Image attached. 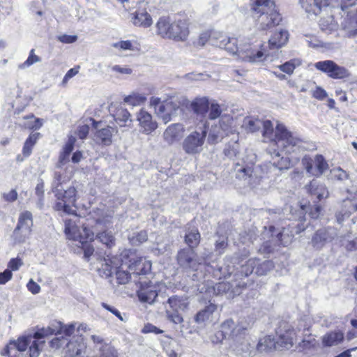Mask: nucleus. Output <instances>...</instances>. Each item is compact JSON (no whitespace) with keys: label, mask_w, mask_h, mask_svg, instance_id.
Masks as SVG:
<instances>
[{"label":"nucleus","mask_w":357,"mask_h":357,"mask_svg":"<svg viewBox=\"0 0 357 357\" xmlns=\"http://www.w3.org/2000/svg\"><path fill=\"white\" fill-rule=\"evenodd\" d=\"M274 155L273 156V161L271 164L273 166L279 169L280 171L288 169L291 166V161L287 157H281L278 152L274 151Z\"/></svg>","instance_id":"obj_37"},{"label":"nucleus","mask_w":357,"mask_h":357,"mask_svg":"<svg viewBox=\"0 0 357 357\" xmlns=\"http://www.w3.org/2000/svg\"><path fill=\"white\" fill-rule=\"evenodd\" d=\"M209 120H215L219 118L218 123L211 125L208 136L209 144H217L225 136L232 132L233 117L229 114H221L222 110L219 104L213 102L209 105L208 109Z\"/></svg>","instance_id":"obj_2"},{"label":"nucleus","mask_w":357,"mask_h":357,"mask_svg":"<svg viewBox=\"0 0 357 357\" xmlns=\"http://www.w3.org/2000/svg\"><path fill=\"white\" fill-rule=\"evenodd\" d=\"M181 311L174 310L172 309H166V315L167 319L174 324H179L183 321V318L180 313Z\"/></svg>","instance_id":"obj_51"},{"label":"nucleus","mask_w":357,"mask_h":357,"mask_svg":"<svg viewBox=\"0 0 357 357\" xmlns=\"http://www.w3.org/2000/svg\"><path fill=\"white\" fill-rule=\"evenodd\" d=\"M301 64V61L298 59H294L278 66L279 69L282 72L291 75L294 69Z\"/></svg>","instance_id":"obj_46"},{"label":"nucleus","mask_w":357,"mask_h":357,"mask_svg":"<svg viewBox=\"0 0 357 357\" xmlns=\"http://www.w3.org/2000/svg\"><path fill=\"white\" fill-rule=\"evenodd\" d=\"M208 130V121H200L196 126L195 130L190 133L182 143L183 151L189 155L199 153L203 150L206 135Z\"/></svg>","instance_id":"obj_8"},{"label":"nucleus","mask_w":357,"mask_h":357,"mask_svg":"<svg viewBox=\"0 0 357 357\" xmlns=\"http://www.w3.org/2000/svg\"><path fill=\"white\" fill-rule=\"evenodd\" d=\"M277 349H289L293 347L296 333L292 328L284 324L283 327L281 326L277 331Z\"/></svg>","instance_id":"obj_14"},{"label":"nucleus","mask_w":357,"mask_h":357,"mask_svg":"<svg viewBox=\"0 0 357 357\" xmlns=\"http://www.w3.org/2000/svg\"><path fill=\"white\" fill-rule=\"evenodd\" d=\"M23 262L19 258H13L11 259L8 264V267L11 269V271H17L20 268L21 266H22Z\"/></svg>","instance_id":"obj_64"},{"label":"nucleus","mask_w":357,"mask_h":357,"mask_svg":"<svg viewBox=\"0 0 357 357\" xmlns=\"http://www.w3.org/2000/svg\"><path fill=\"white\" fill-rule=\"evenodd\" d=\"M245 329V328L241 326L234 327V322L229 319L221 324L220 331L226 337L231 336L234 338V344L231 347L237 353L241 354L248 351V343L245 342L244 339H242L241 337L238 338V336L244 332Z\"/></svg>","instance_id":"obj_10"},{"label":"nucleus","mask_w":357,"mask_h":357,"mask_svg":"<svg viewBox=\"0 0 357 357\" xmlns=\"http://www.w3.org/2000/svg\"><path fill=\"white\" fill-rule=\"evenodd\" d=\"M184 132V126L181 123H173L169 126L163 132L162 137L168 145H172L179 141Z\"/></svg>","instance_id":"obj_19"},{"label":"nucleus","mask_w":357,"mask_h":357,"mask_svg":"<svg viewBox=\"0 0 357 357\" xmlns=\"http://www.w3.org/2000/svg\"><path fill=\"white\" fill-rule=\"evenodd\" d=\"M12 277L13 273L9 269H6L3 272L0 273V284H5L12 279Z\"/></svg>","instance_id":"obj_62"},{"label":"nucleus","mask_w":357,"mask_h":357,"mask_svg":"<svg viewBox=\"0 0 357 357\" xmlns=\"http://www.w3.org/2000/svg\"><path fill=\"white\" fill-rule=\"evenodd\" d=\"M302 163L308 174L316 176L315 167H313V161L310 158L305 156L302 160Z\"/></svg>","instance_id":"obj_56"},{"label":"nucleus","mask_w":357,"mask_h":357,"mask_svg":"<svg viewBox=\"0 0 357 357\" xmlns=\"http://www.w3.org/2000/svg\"><path fill=\"white\" fill-rule=\"evenodd\" d=\"M86 346L82 338L70 341L66 345V353L70 357H84Z\"/></svg>","instance_id":"obj_23"},{"label":"nucleus","mask_w":357,"mask_h":357,"mask_svg":"<svg viewBox=\"0 0 357 357\" xmlns=\"http://www.w3.org/2000/svg\"><path fill=\"white\" fill-rule=\"evenodd\" d=\"M137 120L139 121V131L144 134L149 135L158 128V123L153 120L151 114L144 109L137 113Z\"/></svg>","instance_id":"obj_17"},{"label":"nucleus","mask_w":357,"mask_h":357,"mask_svg":"<svg viewBox=\"0 0 357 357\" xmlns=\"http://www.w3.org/2000/svg\"><path fill=\"white\" fill-rule=\"evenodd\" d=\"M234 172H236V178L241 180H248V183L252 185L251 182L252 166L249 165L240 164L236 162L234 165Z\"/></svg>","instance_id":"obj_26"},{"label":"nucleus","mask_w":357,"mask_h":357,"mask_svg":"<svg viewBox=\"0 0 357 357\" xmlns=\"http://www.w3.org/2000/svg\"><path fill=\"white\" fill-rule=\"evenodd\" d=\"M40 58L34 54V50L32 49L30 51L29 56L27 59L22 64L19 66L20 68H25L31 66L35 63L40 62Z\"/></svg>","instance_id":"obj_55"},{"label":"nucleus","mask_w":357,"mask_h":357,"mask_svg":"<svg viewBox=\"0 0 357 357\" xmlns=\"http://www.w3.org/2000/svg\"><path fill=\"white\" fill-rule=\"evenodd\" d=\"M179 108L178 105L171 100H164L163 105H160L158 108L157 116L161 119L165 123H168L172 119V116H176V111Z\"/></svg>","instance_id":"obj_20"},{"label":"nucleus","mask_w":357,"mask_h":357,"mask_svg":"<svg viewBox=\"0 0 357 357\" xmlns=\"http://www.w3.org/2000/svg\"><path fill=\"white\" fill-rule=\"evenodd\" d=\"M344 207L348 210L340 211L336 214V218L338 223L341 224L345 218L349 217L351 213L357 211V204L351 200L344 201Z\"/></svg>","instance_id":"obj_35"},{"label":"nucleus","mask_w":357,"mask_h":357,"mask_svg":"<svg viewBox=\"0 0 357 357\" xmlns=\"http://www.w3.org/2000/svg\"><path fill=\"white\" fill-rule=\"evenodd\" d=\"M312 96L319 100H322L326 98L328 96L326 91L320 86H317L316 89L312 91Z\"/></svg>","instance_id":"obj_59"},{"label":"nucleus","mask_w":357,"mask_h":357,"mask_svg":"<svg viewBox=\"0 0 357 357\" xmlns=\"http://www.w3.org/2000/svg\"><path fill=\"white\" fill-rule=\"evenodd\" d=\"M48 335V333H43L41 330L33 333V335L20 337L17 340H11L6 346L3 355H11L12 350L24 351L29 347V357H38L45 344L43 339Z\"/></svg>","instance_id":"obj_5"},{"label":"nucleus","mask_w":357,"mask_h":357,"mask_svg":"<svg viewBox=\"0 0 357 357\" xmlns=\"http://www.w3.org/2000/svg\"><path fill=\"white\" fill-rule=\"evenodd\" d=\"M209 102L206 98H196L191 102L190 107L192 111L197 114V117H200L199 121H207L204 119L205 114L209 109Z\"/></svg>","instance_id":"obj_24"},{"label":"nucleus","mask_w":357,"mask_h":357,"mask_svg":"<svg viewBox=\"0 0 357 357\" xmlns=\"http://www.w3.org/2000/svg\"><path fill=\"white\" fill-rule=\"evenodd\" d=\"M337 236L336 229L333 227L318 229L312 238V245L316 249L322 248Z\"/></svg>","instance_id":"obj_15"},{"label":"nucleus","mask_w":357,"mask_h":357,"mask_svg":"<svg viewBox=\"0 0 357 357\" xmlns=\"http://www.w3.org/2000/svg\"><path fill=\"white\" fill-rule=\"evenodd\" d=\"M213 45L225 49L231 54H236L238 57L244 61L256 63L265 59L268 55L264 49L257 50L253 48L250 43H242L243 40L236 38H230L221 33H215Z\"/></svg>","instance_id":"obj_1"},{"label":"nucleus","mask_w":357,"mask_h":357,"mask_svg":"<svg viewBox=\"0 0 357 357\" xmlns=\"http://www.w3.org/2000/svg\"><path fill=\"white\" fill-rule=\"evenodd\" d=\"M75 325L70 324L68 325H64L61 322H56L52 326H48L47 328H42L43 333H48L49 335L55 334L61 337H63V335L66 337L70 336L75 331Z\"/></svg>","instance_id":"obj_22"},{"label":"nucleus","mask_w":357,"mask_h":357,"mask_svg":"<svg viewBox=\"0 0 357 357\" xmlns=\"http://www.w3.org/2000/svg\"><path fill=\"white\" fill-rule=\"evenodd\" d=\"M80 237L77 238H75L74 241H79L81 244H84V243H88L89 241H91L93 240L94 234L91 231V229L84 225L80 227L79 231Z\"/></svg>","instance_id":"obj_44"},{"label":"nucleus","mask_w":357,"mask_h":357,"mask_svg":"<svg viewBox=\"0 0 357 357\" xmlns=\"http://www.w3.org/2000/svg\"><path fill=\"white\" fill-rule=\"evenodd\" d=\"M167 303L169 304L170 309L181 312H183L187 310L189 305L187 297H180L178 296H173L169 298Z\"/></svg>","instance_id":"obj_31"},{"label":"nucleus","mask_w":357,"mask_h":357,"mask_svg":"<svg viewBox=\"0 0 357 357\" xmlns=\"http://www.w3.org/2000/svg\"><path fill=\"white\" fill-rule=\"evenodd\" d=\"M100 357H118L116 350L109 344H105L103 347H99Z\"/></svg>","instance_id":"obj_52"},{"label":"nucleus","mask_w":357,"mask_h":357,"mask_svg":"<svg viewBox=\"0 0 357 357\" xmlns=\"http://www.w3.org/2000/svg\"><path fill=\"white\" fill-rule=\"evenodd\" d=\"M314 162L316 176H319L328 168V165L321 155H317Z\"/></svg>","instance_id":"obj_47"},{"label":"nucleus","mask_w":357,"mask_h":357,"mask_svg":"<svg viewBox=\"0 0 357 357\" xmlns=\"http://www.w3.org/2000/svg\"><path fill=\"white\" fill-rule=\"evenodd\" d=\"M331 174L333 178L341 182H344L349 178V174L340 167L332 169Z\"/></svg>","instance_id":"obj_50"},{"label":"nucleus","mask_w":357,"mask_h":357,"mask_svg":"<svg viewBox=\"0 0 357 357\" xmlns=\"http://www.w3.org/2000/svg\"><path fill=\"white\" fill-rule=\"evenodd\" d=\"M31 120L24 123V127L30 130H38L43 126V120L40 119H34L32 116Z\"/></svg>","instance_id":"obj_57"},{"label":"nucleus","mask_w":357,"mask_h":357,"mask_svg":"<svg viewBox=\"0 0 357 357\" xmlns=\"http://www.w3.org/2000/svg\"><path fill=\"white\" fill-rule=\"evenodd\" d=\"M315 344L316 340L314 337H310L307 340L304 339L299 343V345L302 349H307L314 347Z\"/></svg>","instance_id":"obj_63"},{"label":"nucleus","mask_w":357,"mask_h":357,"mask_svg":"<svg viewBox=\"0 0 357 357\" xmlns=\"http://www.w3.org/2000/svg\"><path fill=\"white\" fill-rule=\"evenodd\" d=\"M142 332L143 333H153L155 334H161L163 333V331L151 324H146L142 330Z\"/></svg>","instance_id":"obj_60"},{"label":"nucleus","mask_w":357,"mask_h":357,"mask_svg":"<svg viewBox=\"0 0 357 357\" xmlns=\"http://www.w3.org/2000/svg\"><path fill=\"white\" fill-rule=\"evenodd\" d=\"M276 344L277 340L268 335L259 341L257 349L260 352L268 351L272 349H277Z\"/></svg>","instance_id":"obj_39"},{"label":"nucleus","mask_w":357,"mask_h":357,"mask_svg":"<svg viewBox=\"0 0 357 357\" xmlns=\"http://www.w3.org/2000/svg\"><path fill=\"white\" fill-rule=\"evenodd\" d=\"M252 10L259 29H269L282 21L281 15L273 0H255L252 5Z\"/></svg>","instance_id":"obj_3"},{"label":"nucleus","mask_w":357,"mask_h":357,"mask_svg":"<svg viewBox=\"0 0 357 357\" xmlns=\"http://www.w3.org/2000/svg\"><path fill=\"white\" fill-rule=\"evenodd\" d=\"M305 188L310 195H315L319 201L328 196V191L325 185L319 184L316 180H312Z\"/></svg>","instance_id":"obj_25"},{"label":"nucleus","mask_w":357,"mask_h":357,"mask_svg":"<svg viewBox=\"0 0 357 357\" xmlns=\"http://www.w3.org/2000/svg\"><path fill=\"white\" fill-rule=\"evenodd\" d=\"M33 227L32 213L26 211L20 214L16 227L13 231L11 238L14 244H22L29 238Z\"/></svg>","instance_id":"obj_9"},{"label":"nucleus","mask_w":357,"mask_h":357,"mask_svg":"<svg viewBox=\"0 0 357 357\" xmlns=\"http://www.w3.org/2000/svg\"><path fill=\"white\" fill-rule=\"evenodd\" d=\"M257 264V259L252 258L248 259L245 264L241 266L240 273L242 275L247 277L252 274L254 271H255V267Z\"/></svg>","instance_id":"obj_45"},{"label":"nucleus","mask_w":357,"mask_h":357,"mask_svg":"<svg viewBox=\"0 0 357 357\" xmlns=\"http://www.w3.org/2000/svg\"><path fill=\"white\" fill-rule=\"evenodd\" d=\"M201 235L197 229H188L185 234V242L188 245V248H196L200 242Z\"/></svg>","instance_id":"obj_34"},{"label":"nucleus","mask_w":357,"mask_h":357,"mask_svg":"<svg viewBox=\"0 0 357 357\" xmlns=\"http://www.w3.org/2000/svg\"><path fill=\"white\" fill-rule=\"evenodd\" d=\"M146 100V97L144 95L139 93H133L124 98V102L132 105H139L144 103Z\"/></svg>","instance_id":"obj_49"},{"label":"nucleus","mask_w":357,"mask_h":357,"mask_svg":"<svg viewBox=\"0 0 357 357\" xmlns=\"http://www.w3.org/2000/svg\"><path fill=\"white\" fill-rule=\"evenodd\" d=\"M113 46L116 48H119L123 50H133V45L131 41L130 40H122L118 43H116L113 45Z\"/></svg>","instance_id":"obj_58"},{"label":"nucleus","mask_w":357,"mask_h":357,"mask_svg":"<svg viewBox=\"0 0 357 357\" xmlns=\"http://www.w3.org/2000/svg\"><path fill=\"white\" fill-rule=\"evenodd\" d=\"M148 236L146 231H140L133 236L129 237L130 242L135 245H139L145 242L147 240Z\"/></svg>","instance_id":"obj_54"},{"label":"nucleus","mask_w":357,"mask_h":357,"mask_svg":"<svg viewBox=\"0 0 357 357\" xmlns=\"http://www.w3.org/2000/svg\"><path fill=\"white\" fill-rule=\"evenodd\" d=\"M225 155L230 159H234L239 154V144L234 142L228 144L224 150Z\"/></svg>","instance_id":"obj_53"},{"label":"nucleus","mask_w":357,"mask_h":357,"mask_svg":"<svg viewBox=\"0 0 357 357\" xmlns=\"http://www.w3.org/2000/svg\"><path fill=\"white\" fill-rule=\"evenodd\" d=\"M132 22L135 26L147 28L152 24L153 21L151 15L146 10H142L135 12Z\"/></svg>","instance_id":"obj_28"},{"label":"nucleus","mask_w":357,"mask_h":357,"mask_svg":"<svg viewBox=\"0 0 357 357\" xmlns=\"http://www.w3.org/2000/svg\"><path fill=\"white\" fill-rule=\"evenodd\" d=\"M80 227L76 224L75 221L69 219L65 220L64 233L68 239L75 240L80 237Z\"/></svg>","instance_id":"obj_33"},{"label":"nucleus","mask_w":357,"mask_h":357,"mask_svg":"<svg viewBox=\"0 0 357 357\" xmlns=\"http://www.w3.org/2000/svg\"><path fill=\"white\" fill-rule=\"evenodd\" d=\"M263 136L269 139L271 142H275V131L273 130V124L271 121L266 120L263 121Z\"/></svg>","instance_id":"obj_48"},{"label":"nucleus","mask_w":357,"mask_h":357,"mask_svg":"<svg viewBox=\"0 0 357 357\" xmlns=\"http://www.w3.org/2000/svg\"><path fill=\"white\" fill-rule=\"evenodd\" d=\"M96 239L108 248L115 245V237L110 231H103L98 233L96 234Z\"/></svg>","instance_id":"obj_40"},{"label":"nucleus","mask_w":357,"mask_h":357,"mask_svg":"<svg viewBox=\"0 0 357 357\" xmlns=\"http://www.w3.org/2000/svg\"><path fill=\"white\" fill-rule=\"evenodd\" d=\"M274 267L273 263L270 260H265L259 263L257 259V264L255 267V273L258 275H264L267 274Z\"/></svg>","instance_id":"obj_43"},{"label":"nucleus","mask_w":357,"mask_h":357,"mask_svg":"<svg viewBox=\"0 0 357 357\" xmlns=\"http://www.w3.org/2000/svg\"><path fill=\"white\" fill-rule=\"evenodd\" d=\"M124 266H126V264H122L120 267H117L112 259H105V264L102 265V268L106 277L112 276L115 273L118 282L126 284L129 282L132 274L125 270Z\"/></svg>","instance_id":"obj_12"},{"label":"nucleus","mask_w":357,"mask_h":357,"mask_svg":"<svg viewBox=\"0 0 357 357\" xmlns=\"http://www.w3.org/2000/svg\"><path fill=\"white\" fill-rule=\"evenodd\" d=\"M340 243L348 252H357V238L350 239L349 234L340 236Z\"/></svg>","instance_id":"obj_42"},{"label":"nucleus","mask_w":357,"mask_h":357,"mask_svg":"<svg viewBox=\"0 0 357 357\" xmlns=\"http://www.w3.org/2000/svg\"><path fill=\"white\" fill-rule=\"evenodd\" d=\"M178 264L185 269L197 270L201 261L197 258V254L193 248L181 249L176 255Z\"/></svg>","instance_id":"obj_13"},{"label":"nucleus","mask_w":357,"mask_h":357,"mask_svg":"<svg viewBox=\"0 0 357 357\" xmlns=\"http://www.w3.org/2000/svg\"><path fill=\"white\" fill-rule=\"evenodd\" d=\"M275 143L286 153H291L304 149L305 141L298 135L287 130L284 125L278 123L275 130Z\"/></svg>","instance_id":"obj_6"},{"label":"nucleus","mask_w":357,"mask_h":357,"mask_svg":"<svg viewBox=\"0 0 357 357\" xmlns=\"http://www.w3.org/2000/svg\"><path fill=\"white\" fill-rule=\"evenodd\" d=\"M75 137L70 136L63 147V152L70 155L71 152L74 149V144L75 143Z\"/></svg>","instance_id":"obj_61"},{"label":"nucleus","mask_w":357,"mask_h":357,"mask_svg":"<svg viewBox=\"0 0 357 357\" xmlns=\"http://www.w3.org/2000/svg\"><path fill=\"white\" fill-rule=\"evenodd\" d=\"M115 121L121 126H128L132 123L130 114L122 106L118 107L114 114Z\"/></svg>","instance_id":"obj_29"},{"label":"nucleus","mask_w":357,"mask_h":357,"mask_svg":"<svg viewBox=\"0 0 357 357\" xmlns=\"http://www.w3.org/2000/svg\"><path fill=\"white\" fill-rule=\"evenodd\" d=\"M343 339L344 333L340 331H335L326 333L323 337L322 342L326 347H332L340 343Z\"/></svg>","instance_id":"obj_32"},{"label":"nucleus","mask_w":357,"mask_h":357,"mask_svg":"<svg viewBox=\"0 0 357 357\" xmlns=\"http://www.w3.org/2000/svg\"><path fill=\"white\" fill-rule=\"evenodd\" d=\"M128 268L134 276L144 275L151 271V264L142 258L130 259Z\"/></svg>","instance_id":"obj_21"},{"label":"nucleus","mask_w":357,"mask_h":357,"mask_svg":"<svg viewBox=\"0 0 357 357\" xmlns=\"http://www.w3.org/2000/svg\"><path fill=\"white\" fill-rule=\"evenodd\" d=\"M157 33L162 38L176 40H186L189 30L184 20H178L171 23L168 19L161 17L156 24Z\"/></svg>","instance_id":"obj_7"},{"label":"nucleus","mask_w":357,"mask_h":357,"mask_svg":"<svg viewBox=\"0 0 357 357\" xmlns=\"http://www.w3.org/2000/svg\"><path fill=\"white\" fill-rule=\"evenodd\" d=\"M243 287L244 284L221 282L215 284L213 290L217 295H225L227 298L231 299L236 295H239L241 292V288Z\"/></svg>","instance_id":"obj_16"},{"label":"nucleus","mask_w":357,"mask_h":357,"mask_svg":"<svg viewBox=\"0 0 357 357\" xmlns=\"http://www.w3.org/2000/svg\"><path fill=\"white\" fill-rule=\"evenodd\" d=\"M314 67L332 79H344L351 75L348 69L337 65L332 60L318 61L314 63Z\"/></svg>","instance_id":"obj_11"},{"label":"nucleus","mask_w":357,"mask_h":357,"mask_svg":"<svg viewBox=\"0 0 357 357\" xmlns=\"http://www.w3.org/2000/svg\"><path fill=\"white\" fill-rule=\"evenodd\" d=\"M289 33L287 31L275 32L268 40L269 47L271 49H279L287 43Z\"/></svg>","instance_id":"obj_27"},{"label":"nucleus","mask_w":357,"mask_h":357,"mask_svg":"<svg viewBox=\"0 0 357 357\" xmlns=\"http://www.w3.org/2000/svg\"><path fill=\"white\" fill-rule=\"evenodd\" d=\"M114 129L112 127L107 126L106 128L98 130L96 133V138L99 143L109 146L112 144V135Z\"/></svg>","instance_id":"obj_30"},{"label":"nucleus","mask_w":357,"mask_h":357,"mask_svg":"<svg viewBox=\"0 0 357 357\" xmlns=\"http://www.w3.org/2000/svg\"><path fill=\"white\" fill-rule=\"evenodd\" d=\"M216 309L217 307L213 303L208 304L203 310L197 313L195 316V321L197 323H202L208 320Z\"/></svg>","instance_id":"obj_38"},{"label":"nucleus","mask_w":357,"mask_h":357,"mask_svg":"<svg viewBox=\"0 0 357 357\" xmlns=\"http://www.w3.org/2000/svg\"><path fill=\"white\" fill-rule=\"evenodd\" d=\"M215 33H219V32L216 31H204L200 33L197 40L194 41V45L197 47H203L208 41H209L213 45V42L215 40H218V39L213 40V36Z\"/></svg>","instance_id":"obj_41"},{"label":"nucleus","mask_w":357,"mask_h":357,"mask_svg":"<svg viewBox=\"0 0 357 357\" xmlns=\"http://www.w3.org/2000/svg\"><path fill=\"white\" fill-rule=\"evenodd\" d=\"M140 289L137 291V296L139 301L142 303L153 304L158 297L156 287L149 282H139Z\"/></svg>","instance_id":"obj_18"},{"label":"nucleus","mask_w":357,"mask_h":357,"mask_svg":"<svg viewBox=\"0 0 357 357\" xmlns=\"http://www.w3.org/2000/svg\"><path fill=\"white\" fill-rule=\"evenodd\" d=\"M52 192L59 202L55 204L56 211H61L67 214H73L75 210L73 206L76 201V190L73 186H66L61 172H55L52 184Z\"/></svg>","instance_id":"obj_4"},{"label":"nucleus","mask_w":357,"mask_h":357,"mask_svg":"<svg viewBox=\"0 0 357 357\" xmlns=\"http://www.w3.org/2000/svg\"><path fill=\"white\" fill-rule=\"evenodd\" d=\"M263 126V121L250 116L244 118L242 128L248 132H254L259 130Z\"/></svg>","instance_id":"obj_36"}]
</instances>
